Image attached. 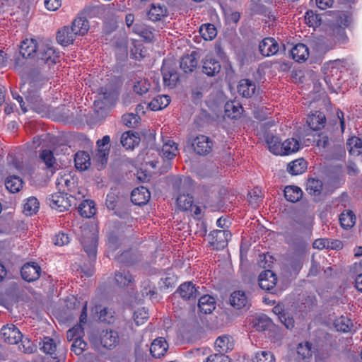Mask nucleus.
<instances>
[{
  "label": "nucleus",
  "mask_w": 362,
  "mask_h": 362,
  "mask_svg": "<svg viewBox=\"0 0 362 362\" xmlns=\"http://www.w3.org/2000/svg\"><path fill=\"white\" fill-rule=\"evenodd\" d=\"M90 341L93 345L95 346H98L100 344L103 346V347L109 350H112L119 344V338L117 331L112 329H106L103 330L100 332L98 339L91 337L90 339Z\"/></svg>",
  "instance_id": "nucleus-4"
},
{
  "label": "nucleus",
  "mask_w": 362,
  "mask_h": 362,
  "mask_svg": "<svg viewBox=\"0 0 362 362\" xmlns=\"http://www.w3.org/2000/svg\"><path fill=\"white\" fill-rule=\"evenodd\" d=\"M161 71L164 84L170 88L175 87L179 79L177 72L173 69L167 68L165 66L162 67Z\"/></svg>",
  "instance_id": "nucleus-32"
},
{
  "label": "nucleus",
  "mask_w": 362,
  "mask_h": 362,
  "mask_svg": "<svg viewBox=\"0 0 362 362\" xmlns=\"http://www.w3.org/2000/svg\"><path fill=\"white\" fill-rule=\"evenodd\" d=\"M80 215L85 218L92 217L96 211L94 202L90 200L83 201L78 207Z\"/></svg>",
  "instance_id": "nucleus-40"
},
{
  "label": "nucleus",
  "mask_w": 362,
  "mask_h": 362,
  "mask_svg": "<svg viewBox=\"0 0 362 362\" xmlns=\"http://www.w3.org/2000/svg\"><path fill=\"white\" fill-rule=\"evenodd\" d=\"M339 222L342 228H351L355 224L356 216L352 211L345 210L339 216Z\"/></svg>",
  "instance_id": "nucleus-44"
},
{
  "label": "nucleus",
  "mask_w": 362,
  "mask_h": 362,
  "mask_svg": "<svg viewBox=\"0 0 362 362\" xmlns=\"http://www.w3.org/2000/svg\"><path fill=\"white\" fill-rule=\"evenodd\" d=\"M297 355L298 359L304 360L312 355L311 344L306 342L305 344H300L297 347Z\"/></svg>",
  "instance_id": "nucleus-54"
},
{
  "label": "nucleus",
  "mask_w": 362,
  "mask_h": 362,
  "mask_svg": "<svg viewBox=\"0 0 362 362\" xmlns=\"http://www.w3.org/2000/svg\"><path fill=\"white\" fill-rule=\"evenodd\" d=\"M39 158L45 164L47 169L51 170L56 169V159L52 151L48 149L41 151Z\"/></svg>",
  "instance_id": "nucleus-43"
},
{
  "label": "nucleus",
  "mask_w": 362,
  "mask_h": 362,
  "mask_svg": "<svg viewBox=\"0 0 362 362\" xmlns=\"http://www.w3.org/2000/svg\"><path fill=\"white\" fill-rule=\"evenodd\" d=\"M168 10L165 6L159 4H152L147 13L149 20L156 22L161 21L167 16Z\"/></svg>",
  "instance_id": "nucleus-25"
},
{
  "label": "nucleus",
  "mask_w": 362,
  "mask_h": 362,
  "mask_svg": "<svg viewBox=\"0 0 362 362\" xmlns=\"http://www.w3.org/2000/svg\"><path fill=\"white\" fill-rule=\"evenodd\" d=\"M214 346L216 351L226 354L234 348L233 337L227 334L220 336L216 339Z\"/></svg>",
  "instance_id": "nucleus-20"
},
{
  "label": "nucleus",
  "mask_w": 362,
  "mask_h": 362,
  "mask_svg": "<svg viewBox=\"0 0 362 362\" xmlns=\"http://www.w3.org/2000/svg\"><path fill=\"white\" fill-rule=\"evenodd\" d=\"M253 362H274L273 354L269 351H260L255 354L252 358Z\"/></svg>",
  "instance_id": "nucleus-53"
},
{
  "label": "nucleus",
  "mask_w": 362,
  "mask_h": 362,
  "mask_svg": "<svg viewBox=\"0 0 362 362\" xmlns=\"http://www.w3.org/2000/svg\"><path fill=\"white\" fill-rule=\"evenodd\" d=\"M59 57V52L53 46L43 42L40 43L38 52L35 58L38 66L42 68L47 65L49 67L58 62Z\"/></svg>",
  "instance_id": "nucleus-3"
},
{
  "label": "nucleus",
  "mask_w": 362,
  "mask_h": 362,
  "mask_svg": "<svg viewBox=\"0 0 362 362\" xmlns=\"http://www.w3.org/2000/svg\"><path fill=\"white\" fill-rule=\"evenodd\" d=\"M50 206L59 211L68 210L71 206V204L69 198L67 197V194L59 193L52 195Z\"/></svg>",
  "instance_id": "nucleus-21"
},
{
  "label": "nucleus",
  "mask_w": 362,
  "mask_h": 362,
  "mask_svg": "<svg viewBox=\"0 0 362 362\" xmlns=\"http://www.w3.org/2000/svg\"><path fill=\"white\" fill-rule=\"evenodd\" d=\"M305 21L307 25L310 27H317L321 24V19L313 11L309 10L305 13Z\"/></svg>",
  "instance_id": "nucleus-55"
},
{
  "label": "nucleus",
  "mask_w": 362,
  "mask_h": 362,
  "mask_svg": "<svg viewBox=\"0 0 362 362\" xmlns=\"http://www.w3.org/2000/svg\"><path fill=\"white\" fill-rule=\"evenodd\" d=\"M94 310L96 313H99V320L100 322L107 324H111L115 322V312L112 309L97 305L95 306Z\"/></svg>",
  "instance_id": "nucleus-33"
},
{
  "label": "nucleus",
  "mask_w": 362,
  "mask_h": 362,
  "mask_svg": "<svg viewBox=\"0 0 362 362\" xmlns=\"http://www.w3.org/2000/svg\"><path fill=\"white\" fill-rule=\"evenodd\" d=\"M334 326L338 331L347 332L351 331L353 323L347 317L341 316L335 320Z\"/></svg>",
  "instance_id": "nucleus-49"
},
{
  "label": "nucleus",
  "mask_w": 362,
  "mask_h": 362,
  "mask_svg": "<svg viewBox=\"0 0 362 362\" xmlns=\"http://www.w3.org/2000/svg\"><path fill=\"white\" fill-rule=\"evenodd\" d=\"M214 141L209 136L200 134L192 143L194 152L199 156H207L213 150Z\"/></svg>",
  "instance_id": "nucleus-7"
},
{
  "label": "nucleus",
  "mask_w": 362,
  "mask_h": 362,
  "mask_svg": "<svg viewBox=\"0 0 362 362\" xmlns=\"http://www.w3.org/2000/svg\"><path fill=\"white\" fill-rule=\"evenodd\" d=\"M306 191L316 202L322 200L325 197L323 183L319 179H308L306 183Z\"/></svg>",
  "instance_id": "nucleus-9"
},
{
  "label": "nucleus",
  "mask_w": 362,
  "mask_h": 362,
  "mask_svg": "<svg viewBox=\"0 0 362 362\" xmlns=\"http://www.w3.org/2000/svg\"><path fill=\"white\" fill-rule=\"evenodd\" d=\"M256 88V83L246 78L241 79L238 85V92L246 98H251L255 93Z\"/></svg>",
  "instance_id": "nucleus-23"
},
{
  "label": "nucleus",
  "mask_w": 362,
  "mask_h": 362,
  "mask_svg": "<svg viewBox=\"0 0 362 362\" xmlns=\"http://www.w3.org/2000/svg\"><path fill=\"white\" fill-rule=\"evenodd\" d=\"M99 100H95L96 107L102 109L104 106L112 104L116 100V93L112 90H107L105 88H100L99 92Z\"/></svg>",
  "instance_id": "nucleus-22"
},
{
  "label": "nucleus",
  "mask_w": 362,
  "mask_h": 362,
  "mask_svg": "<svg viewBox=\"0 0 362 362\" xmlns=\"http://www.w3.org/2000/svg\"><path fill=\"white\" fill-rule=\"evenodd\" d=\"M346 146L351 154L359 155L362 151V141L356 136L349 139Z\"/></svg>",
  "instance_id": "nucleus-48"
},
{
  "label": "nucleus",
  "mask_w": 362,
  "mask_h": 362,
  "mask_svg": "<svg viewBox=\"0 0 362 362\" xmlns=\"http://www.w3.org/2000/svg\"><path fill=\"white\" fill-rule=\"evenodd\" d=\"M76 34L71 26H64L57 33L56 39L58 43L63 46L73 44L76 39Z\"/></svg>",
  "instance_id": "nucleus-16"
},
{
  "label": "nucleus",
  "mask_w": 362,
  "mask_h": 362,
  "mask_svg": "<svg viewBox=\"0 0 362 362\" xmlns=\"http://www.w3.org/2000/svg\"><path fill=\"white\" fill-rule=\"evenodd\" d=\"M229 303L236 310L248 309L250 305L245 293L243 291H233L230 294Z\"/></svg>",
  "instance_id": "nucleus-15"
},
{
  "label": "nucleus",
  "mask_w": 362,
  "mask_h": 362,
  "mask_svg": "<svg viewBox=\"0 0 362 362\" xmlns=\"http://www.w3.org/2000/svg\"><path fill=\"white\" fill-rule=\"evenodd\" d=\"M71 28L76 36H83L88 33L90 28V25L86 17L78 16L72 21Z\"/></svg>",
  "instance_id": "nucleus-27"
},
{
  "label": "nucleus",
  "mask_w": 362,
  "mask_h": 362,
  "mask_svg": "<svg viewBox=\"0 0 362 362\" xmlns=\"http://www.w3.org/2000/svg\"><path fill=\"white\" fill-rule=\"evenodd\" d=\"M84 251L91 259L96 257L97 239L93 236H83L81 240Z\"/></svg>",
  "instance_id": "nucleus-30"
},
{
  "label": "nucleus",
  "mask_w": 362,
  "mask_h": 362,
  "mask_svg": "<svg viewBox=\"0 0 362 362\" xmlns=\"http://www.w3.org/2000/svg\"><path fill=\"white\" fill-rule=\"evenodd\" d=\"M170 102L169 96L158 95L155 97L149 103L148 107L153 111L162 110L167 107Z\"/></svg>",
  "instance_id": "nucleus-41"
},
{
  "label": "nucleus",
  "mask_w": 362,
  "mask_h": 362,
  "mask_svg": "<svg viewBox=\"0 0 362 362\" xmlns=\"http://www.w3.org/2000/svg\"><path fill=\"white\" fill-rule=\"evenodd\" d=\"M150 88V83L147 78L137 80L133 86L134 91L141 95L146 93Z\"/></svg>",
  "instance_id": "nucleus-52"
},
{
  "label": "nucleus",
  "mask_w": 362,
  "mask_h": 362,
  "mask_svg": "<svg viewBox=\"0 0 362 362\" xmlns=\"http://www.w3.org/2000/svg\"><path fill=\"white\" fill-rule=\"evenodd\" d=\"M86 342L82 340L81 338L76 339L74 341L71 345V351H73L76 355H80L86 349Z\"/></svg>",
  "instance_id": "nucleus-61"
},
{
  "label": "nucleus",
  "mask_w": 362,
  "mask_h": 362,
  "mask_svg": "<svg viewBox=\"0 0 362 362\" xmlns=\"http://www.w3.org/2000/svg\"><path fill=\"white\" fill-rule=\"evenodd\" d=\"M110 137L108 135H105L102 139L98 140L97 145V153L95 154V158L97 160V168L98 170L104 168L105 164L107 162L110 150Z\"/></svg>",
  "instance_id": "nucleus-5"
},
{
  "label": "nucleus",
  "mask_w": 362,
  "mask_h": 362,
  "mask_svg": "<svg viewBox=\"0 0 362 362\" xmlns=\"http://www.w3.org/2000/svg\"><path fill=\"white\" fill-rule=\"evenodd\" d=\"M130 225L123 221H109L106 225V243L113 251L119 248L133 235Z\"/></svg>",
  "instance_id": "nucleus-1"
},
{
  "label": "nucleus",
  "mask_w": 362,
  "mask_h": 362,
  "mask_svg": "<svg viewBox=\"0 0 362 362\" xmlns=\"http://www.w3.org/2000/svg\"><path fill=\"white\" fill-rule=\"evenodd\" d=\"M140 140L138 133L128 131L122 134L120 142L125 148L133 149L136 146L139 145Z\"/></svg>",
  "instance_id": "nucleus-29"
},
{
  "label": "nucleus",
  "mask_w": 362,
  "mask_h": 362,
  "mask_svg": "<svg viewBox=\"0 0 362 362\" xmlns=\"http://www.w3.org/2000/svg\"><path fill=\"white\" fill-rule=\"evenodd\" d=\"M19 342H21L19 349L25 354H32L36 350V346L27 337H22Z\"/></svg>",
  "instance_id": "nucleus-57"
},
{
  "label": "nucleus",
  "mask_w": 362,
  "mask_h": 362,
  "mask_svg": "<svg viewBox=\"0 0 362 362\" xmlns=\"http://www.w3.org/2000/svg\"><path fill=\"white\" fill-rule=\"evenodd\" d=\"M265 140L269 150L274 154L280 155L281 151H282V143L279 138L272 134H267Z\"/></svg>",
  "instance_id": "nucleus-38"
},
{
  "label": "nucleus",
  "mask_w": 362,
  "mask_h": 362,
  "mask_svg": "<svg viewBox=\"0 0 362 362\" xmlns=\"http://www.w3.org/2000/svg\"><path fill=\"white\" fill-rule=\"evenodd\" d=\"M202 72L208 76L212 77L217 75L221 69L218 60L216 59L212 55L208 54L202 60Z\"/></svg>",
  "instance_id": "nucleus-12"
},
{
  "label": "nucleus",
  "mask_w": 362,
  "mask_h": 362,
  "mask_svg": "<svg viewBox=\"0 0 362 362\" xmlns=\"http://www.w3.org/2000/svg\"><path fill=\"white\" fill-rule=\"evenodd\" d=\"M260 53L264 57L275 54L279 51V45L272 37L264 38L259 45Z\"/></svg>",
  "instance_id": "nucleus-19"
},
{
  "label": "nucleus",
  "mask_w": 362,
  "mask_h": 362,
  "mask_svg": "<svg viewBox=\"0 0 362 362\" xmlns=\"http://www.w3.org/2000/svg\"><path fill=\"white\" fill-rule=\"evenodd\" d=\"M271 322L266 316L259 317L255 324L257 331L262 332L266 330L270 325Z\"/></svg>",
  "instance_id": "nucleus-64"
},
{
  "label": "nucleus",
  "mask_w": 362,
  "mask_h": 362,
  "mask_svg": "<svg viewBox=\"0 0 362 362\" xmlns=\"http://www.w3.org/2000/svg\"><path fill=\"white\" fill-rule=\"evenodd\" d=\"M178 153L177 144L172 140H168L163 145L160 155L163 159L172 160Z\"/></svg>",
  "instance_id": "nucleus-34"
},
{
  "label": "nucleus",
  "mask_w": 362,
  "mask_h": 362,
  "mask_svg": "<svg viewBox=\"0 0 362 362\" xmlns=\"http://www.w3.org/2000/svg\"><path fill=\"white\" fill-rule=\"evenodd\" d=\"M40 44L35 39H25L20 45V54L23 59L36 58Z\"/></svg>",
  "instance_id": "nucleus-13"
},
{
  "label": "nucleus",
  "mask_w": 362,
  "mask_h": 362,
  "mask_svg": "<svg viewBox=\"0 0 362 362\" xmlns=\"http://www.w3.org/2000/svg\"><path fill=\"white\" fill-rule=\"evenodd\" d=\"M168 349V344L165 339L159 337L153 340L150 347V352L153 357L160 358L164 356Z\"/></svg>",
  "instance_id": "nucleus-24"
},
{
  "label": "nucleus",
  "mask_w": 362,
  "mask_h": 362,
  "mask_svg": "<svg viewBox=\"0 0 362 362\" xmlns=\"http://www.w3.org/2000/svg\"><path fill=\"white\" fill-rule=\"evenodd\" d=\"M308 125L313 130H319L325 127L326 117L323 112L316 111L309 115L307 119Z\"/></svg>",
  "instance_id": "nucleus-28"
},
{
  "label": "nucleus",
  "mask_w": 362,
  "mask_h": 362,
  "mask_svg": "<svg viewBox=\"0 0 362 362\" xmlns=\"http://www.w3.org/2000/svg\"><path fill=\"white\" fill-rule=\"evenodd\" d=\"M120 202V198L114 192H110L107 194L105 205L110 210H115Z\"/></svg>",
  "instance_id": "nucleus-58"
},
{
  "label": "nucleus",
  "mask_w": 362,
  "mask_h": 362,
  "mask_svg": "<svg viewBox=\"0 0 362 362\" xmlns=\"http://www.w3.org/2000/svg\"><path fill=\"white\" fill-rule=\"evenodd\" d=\"M74 163L76 169L83 171L90 166V158L86 151H78L75 154Z\"/></svg>",
  "instance_id": "nucleus-35"
},
{
  "label": "nucleus",
  "mask_w": 362,
  "mask_h": 362,
  "mask_svg": "<svg viewBox=\"0 0 362 362\" xmlns=\"http://www.w3.org/2000/svg\"><path fill=\"white\" fill-rule=\"evenodd\" d=\"M205 362H231V360L226 354L218 352L209 356Z\"/></svg>",
  "instance_id": "nucleus-63"
},
{
  "label": "nucleus",
  "mask_w": 362,
  "mask_h": 362,
  "mask_svg": "<svg viewBox=\"0 0 362 362\" xmlns=\"http://www.w3.org/2000/svg\"><path fill=\"white\" fill-rule=\"evenodd\" d=\"M200 33L204 40H211L216 36L217 30L214 25L207 24L201 26Z\"/></svg>",
  "instance_id": "nucleus-51"
},
{
  "label": "nucleus",
  "mask_w": 362,
  "mask_h": 362,
  "mask_svg": "<svg viewBox=\"0 0 362 362\" xmlns=\"http://www.w3.org/2000/svg\"><path fill=\"white\" fill-rule=\"evenodd\" d=\"M140 117L135 114L129 113L122 116L123 123L128 127L134 128L139 123Z\"/></svg>",
  "instance_id": "nucleus-60"
},
{
  "label": "nucleus",
  "mask_w": 362,
  "mask_h": 362,
  "mask_svg": "<svg viewBox=\"0 0 362 362\" xmlns=\"http://www.w3.org/2000/svg\"><path fill=\"white\" fill-rule=\"evenodd\" d=\"M175 294L179 295L184 300L194 301L200 293L192 281H187L180 285Z\"/></svg>",
  "instance_id": "nucleus-8"
},
{
  "label": "nucleus",
  "mask_w": 362,
  "mask_h": 362,
  "mask_svg": "<svg viewBox=\"0 0 362 362\" xmlns=\"http://www.w3.org/2000/svg\"><path fill=\"white\" fill-rule=\"evenodd\" d=\"M115 214L122 219L121 221L127 223V225H130L131 228H132V223L134 222V219L131 216L129 209L124 208L122 211L116 209Z\"/></svg>",
  "instance_id": "nucleus-59"
},
{
  "label": "nucleus",
  "mask_w": 362,
  "mask_h": 362,
  "mask_svg": "<svg viewBox=\"0 0 362 362\" xmlns=\"http://www.w3.org/2000/svg\"><path fill=\"white\" fill-rule=\"evenodd\" d=\"M197 52L193 51L190 54L182 57L180 67L185 73H192L197 67Z\"/></svg>",
  "instance_id": "nucleus-18"
},
{
  "label": "nucleus",
  "mask_w": 362,
  "mask_h": 362,
  "mask_svg": "<svg viewBox=\"0 0 362 362\" xmlns=\"http://www.w3.org/2000/svg\"><path fill=\"white\" fill-rule=\"evenodd\" d=\"M199 310L204 314H210L216 308V300L209 295L201 296L198 301Z\"/></svg>",
  "instance_id": "nucleus-26"
},
{
  "label": "nucleus",
  "mask_w": 362,
  "mask_h": 362,
  "mask_svg": "<svg viewBox=\"0 0 362 362\" xmlns=\"http://www.w3.org/2000/svg\"><path fill=\"white\" fill-rule=\"evenodd\" d=\"M21 274L25 281L28 282L35 281L40 276L41 267L35 262H27L21 267Z\"/></svg>",
  "instance_id": "nucleus-11"
},
{
  "label": "nucleus",
  "mask_w": 362,
  "mask_h": 362,
  "mask_svg": "<svg viewBox=\"0 0 362 362\" xmlns=\"http://www.w3.org/2000/svg\"><path fill=\"white\" fill-rule=\"evenodd\" d=\"M259 285L263 290L271 291L277 282L276 275L272 270H264L259 275Z\"/></svg>",
  "instance_id": "nucleus-14"
},
{
  "label": "nucleus",
  "mask_w": 362,
  "mask_h": 362,
  "mask_svg": "<svg viewBox=\"0 0 362 362\" xmlns=\"http://www.w3.org/2000/svg\"><path fill=\"white\" fill-rule=\"evenodd\" d=\"M281 146L282 151L280 155H289L299 150L300 144L296 139L291 138L282 142Z\"/></svg>",
  "instance_id": "nucleus-45"
},
{
  "label": "nucleus",
  "mask_w": 362,
  "mask_h": 362,
  "mask_svg": "<svg viewBox=\"0 0 362 362\" xmlns=\"http://www.w3.org/2000/svg\"><path fill=\"white\" fill-rule=\"evenodd\" d=\"M70 241V238L68 234L59 232L56 234L54 238V243L57 246H64L67 245Z\"/></svg>",
  "instance_id": "nucleus-62"
},
{
  "label": "nucleus",
  "mask_w": 362,
  "mask_h": 362,
  "mask_svg": "<svg viewBox=\"0 0 362 362\" xmlns=\"http://www.w3.org/2000/svg\"><path fill=\"white\" fill-rule=\"evenodd\" d=\"M151 194L147 188L141 186L132 190L131 200L135 205L146 204L150 199Z\"/></svg>",
  "instance_id": "nucleus-17"
},
{
  "label": "nucleus",
  "mask_w": 362,
  "mask_h": 362,
  "mask_svg": "<svg viewBox=\"0 0 362 362\" xmlns=\"http://www.w3.org/2000/svg\"><path fill=\"white\" fill-rule=\"evenodd\" d=\"M115 279L117 284L122 287L127 286L134 280L132 275L129 272L125 271L115 272Z\"/></svg>",
  "instance_id": "nucleus-50"
},
{
  "label": "nucleus",
  "mask_w": 362,
  "mask_h": 362,
  "mask_svg": "<svg viewBox=\"0 0 362 362\" xmlns=\"http://www.w3.org/2000/svg\"><path fill=\"white\" fill-rule=\"evenodd\" d=\"M39 88L33 81L29 83L28 87L23 93L30 109L39 114H46L49 111V107L43 103L38 93Z\"/></svg>",
  "instance_id": "nucleus-2"
},
{
  "label": "nucleus",
  "mask_w": 362,
  "mask_h": 362,
  "mask_svg": "<svg viewBox=\"0 0 362 362\" xmlns=\"http://www.w3.org/2000/svg\"><path fill=\"white\" fill-rule=\"evenodd\" d=\"M231 233L227 230H214L209 235V244L216 250H223L228 245Z\"/></svg>",
  "instance_id": "nucleus-6"
},
{
  "label": "nucleus",
  "mask_w": 362,
  "mask_h": 362,
  "mask_svg": "<svg viewBox=\"0 0 362 362\" xmlns=\"http://www.w3.org/2000/svg\"><path fill=\"white\" fill-rule=\"evenodd\" d=\"M23 180L16 175H10L7 177L5 181V186L6 189L11 193H16L19 192L23 187Z\"/></svg>",
  "instance_id": "nucleus-39"
},
{
  "label": "nucleus",
  "mask_w": 362,
  "mask_h": 362,
  "mask_svg": "<svg viewBox=\"0 0 362 362\" xmlns=\"http://www.w3.org/2000/svg\"><path fill=\"white\" fill-rule=\"evenodd\" d=\"M243 108L242 105L235 101H228L225 104V115L231 119H237L240 117Z\"/></svg>",
  "instance_id": "nucleus-36"
},
{
  "label": "nucleus",
  "mask_w": 362,
  "mask_h": 362,
  "mask_svg": "<svg viewBox=\"0 0 362 362\" xmlns=\"http://www.w3.org/2000/svg\"><path fill=\"white\" fill-rule=\"evenodd\" d=\"M303 196V192L298 187L287 186L284 189V197L288 202L295 203Z\"/></svg>",
  "instance_id": "nucleus-42"
},
{
  "label": "nucleus",
  "mask_w": 362,
  "mask_h": 362,
  "mask_svg": "<svg viewBox=\"0 0 362 362\" xmlns=\"http://www.w3.org/2000/svg\"><path fill=\"white\" fill-rule=\"evenodd\" d=\"M40 202L35 197H30L27 199L24 204L23 212L27 216H32L38 211Z\"/></svg>",
  "instance_id": "nucleus-47"
},
{
  "label": "nucleus",
  "mask_w": 362,
  "mask_h": 362,
  "mask_svg": "<svg viewBox=\"0 0 362 362\" xmlns=\"http://www.w3.org/2000/svg\"><path fill=\"white\" fill-rule=\"evenodd\" d=\"M1 336L4 341L11 344H16L21 340L23 334L14 325L7 324L1 328Z\"/></svg>",
  "instance_id": "nucleus-10"
},
{
  "label": "nucleus",
  "mask_w": 362,
  "mask_h": 362,
  "mask_svg": "<svg viewBox=\"0 0 362 362\" xmlns=\"http://www.w3.org/2000/svg\"><path fill=\"white\" fill-rule=\"evenodd\" d=\"M83 334V328L81 325H77L69 329L66 332V338L69 341H75L81 338Z\"/></svg>",
  "instance_id": "nucleus-56"
},
{
  "label": "nucleus",
  "mask_w": 362,
  "mask_h": 362,
  "mask_svg": "<svg viewBox=\"0 0 362 362\" xmlns=\"http://www.w3.org/2000/svg\"><path fill=\"white\" fill-rule=\"evenodd\" d=\"M307 169V162L303 158L296 159L288 164L287 171L292 175L303 173Z\"/></svg>",
  "instance_id": "nucleus-37"
},
{
  "label": "nucleus",
  "mask_w": 362,
  "mask_h": 362,
  "mask_svg": "<svg viewBox=\"0 0 362 362\" xmlns=\"http://www.w3.org/2000/svg\"><path fill=\"white\" fill-rule=\"evenodd\" d=\"M194 199L193 197L187 194H182L181 192L177 198V205L178 208L182 211L190 210L193 206Z\"/></svg>",
  "instance_id": "nucleus-46"
},
{
  "label": "nucleus",
  "mask_w": 362,
  "mask_h": 362,
  "mask_svg": "<svg viewBox=\"0 0 362 362\" xmlns=\"http://www.w3.org/2000/svg\"><path fill=\"white\" fill-rule=\"evenodd\" d=\"M292 58L297 62L306 60L309 56L308 48L302 43L297 44L290 50Z\"/></svg>",
  "instance_id": "nucleus-31"
}]
</instances>
